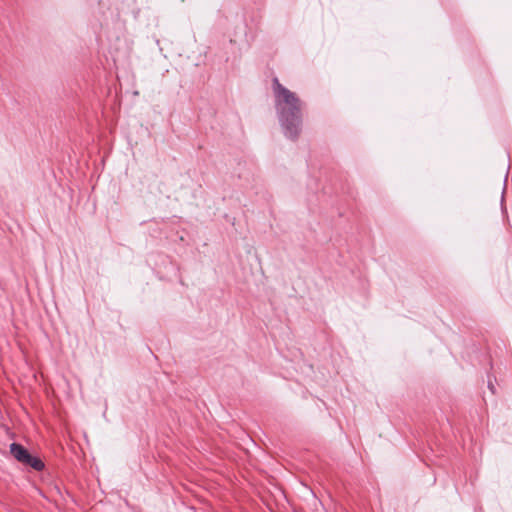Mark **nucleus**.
Returning a JSON list of instances; mask_svg holds the SVG:
<instances>
[{"label":"nucleus","instance_id":"nucleus-2","mask_svg":"<svg viewBox=\"0 0 512 512\" xmlns=\"http://www.w3.org/2000/svg\"><path fill=\"white\" fill-rule=\"evenodd\" d=\"M10 452L19 462L30 466L37 471H41L44 468V463L40 459L30 455L29 452L20 444H11Z\"/></svg>","mask_w":512,"mask_h":512},{"label":"nucleus","instance_id":"nucleus-1","mask_svg":"<svg viewBox=\"0 0 512 512\" xmlns=\"http://www.w3.org/2000/svg\"><path fill=\"white\" fill-rule=\"evenodd\" d=\"M275 110L286 137L297 139L303 122L304 102L293 91L283 86L278 78L272 80Z\"/></svg>","mask_w":512,"mask_h":512}]
</instances>
